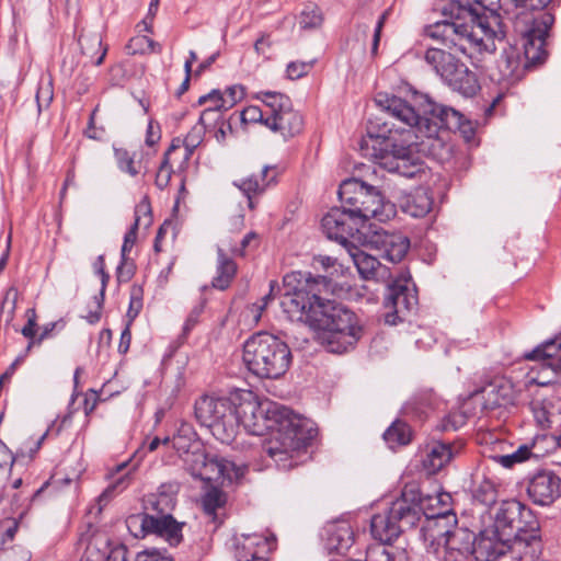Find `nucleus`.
<instances>
[{
  "instance_id": "4d7b16f0",
  "label": "nucleus",
  "mask_w": 561,
  "mask_h": 561,
  "mask_svg": "<svg viewBox=\"0 0 561 561\" xmlns=\"http://www.w3.org/2000/svg\"><path fill=\"white\" fill-rule=\"evenodd\" d=\"M94 272L101 278V290L100 296L104 298L105 289L110 280V275L105 272V260L104 255H99L93 263Z\"/></svg>"
},
{
  "instance_id": "a211bd4d",
  "label": "nucleus",
  "mask_w": 561,
  "mask_h": 561,
  "mask_svg": "<svg viewBox=\"0 0 561 561\" xmlns=\"http://www.w3.org/2000/svg\"><path fill=\"white\" fill-rule=\"evenodd\" d=\"M362 226V222L355 220V217L344 207L331 208L321 220V227L325 236L343 244L354 232H358Z\"/></svg>"
},
{
  "instance_id": "49530a36",
  "label": "nucleus",
  "mask_w": 561,
  "mask_h": 561,
  "mask_svg": "<svg viewBox=\"0 0 561 561\" xmlns=\"http://www.w3.org/2000/svg\"><path fill=\"white\" fill-rule=\"evenodd\" d=\"M144 290L139 285L134 284L130 287V300L127 310L129 321H134L142 309Z\"/></svg>"
},
{
  "instance_id": "e433bc0d",
  "label": "nucleus",
  "mask_w": 561,
  "mask_h": 561,
  "mask_svg": "<svg viewBox=\"0 0 561 561\" xmlns=\"http://www.w3.org/2000/svg\"><path fill=\"white\" fill-rule=\"evenodd\" d=\"M268 96H275L273 91H261L256 93L255 98L263 103V107L250 105L241 112V121L243 123H262L267 127V103L271 101Z\"/></svg>"
},
{
  "instance_id": "6e6552de",
  "label": "nucleus",
  "mask_w": 561,
  "mask_h": 561,
  "mask_svg": "<svg viewBox=\"0 0 561 561\" xmlns=\"http://www.w3.org/2000/svg\"><path fill=\"white\" fill-rule=\"evenodd\" d=\"M339 198L342 207L347 209L362 225L369 219L385 222L396 215L394 205L386 201L377 187L355 178L341 183Z\"/></svg>"
},
{
  "instance_id": "ddd939ff",
  "label": "nucleus",
  "mask_w": 561,
  "mask_h": 561,
  "mask_svg": "<svg viewBox=\"0 0 561 561\" xmlns=\"http://www.w3.org/2000/svg\"><path fill=\"white\" fill-rule=\"evenodd\" d=\"M530 520H536L530 508L518 501L503 502L494 519V535L497 541H510L516 533L530 528Z\"/></svg>"
},
{
  "instance_id": "680f3d73",
  "label": "nucleus",
  "mask_w": 561,
  "mask_h": 561,
  "mask_svg": "<svg viewBox=\"0 0 561 561\" xmlns=\"http://www.w3.org/2000/svg\"><path fill=\"white\" fill-rule=\"evenodd\" d=\"M135 266L133 262H129L127 257H122V261L117 267V278L119 282H127L134 275Z\"/></svg>"
},
{
  "instance_id": "09e8293b",
  "label": "nucleus",
  "mask_w": 561,
  "mask_h": 561,
  "mask_svg": "<svg viewBox=\"0 0 561 561\" xmlns=\"http://www.w3.org/2000/svg\"><path fill=\"white\" fill-rule=\"evenodd\" d=\"M174 162L175 161H172L168 158H163V160L159 167V170L156 174V181H154L157 187H159L160 190H163L169 185L171 175L173 172L172 167H173Z\"/></svg>"
},
{
  "instance_id": "f704fd0d",
  "label": "nucleus",
  "mask_w": 561,
  "mask_h": 561,
  "mask_svg": "<svg viewBox=\"0 0 561 561\" xmlns=\"http://www.w3.org/2000/svg\"><path fill=\"white\" fill-rule=\"evenodd\" d=\"M208 455L209 454H207L198 443L192 444L188 449L181 455L185 470L193 478L199 479V472L204 470Z\"/></svg>"
},
{
  "instance_id": "a878e982",
  "label": "nucleus",
  "mask_w": 561,
  "mask_h": 561,
  "mask_svg": "<svg viewBox=\"0 0 561 561\" xmlns=\"http://www.w3.org/2000/svg\"><path fill=\"white\" fill-rule=\"evenodd\" d=\"M354 543V531L347 522H334L327 528L325 546L330 552L345 553Z\"/></svg>"
},
{
  "instance_id": "864d4df0",
  "label": "nucleus",
  "mask_w": 561,
  "mask_h": 561,
  "mask_svg": "<svg viewBox=\"0 0 561 561\" xmlns=\"http://www.w3.org/2000/svg\"><path fill=\"white\" fill-rule=\"evenodd\" d=\"M79 473L73 471L71 474L64 472L62 468H58L50 478V485L56 489H61L72 482H77Z\"/></svg>"
},
{
  "instance_id": "de8ad7c7",
  "label": "nucleus",
  "mask_w": 561,
  "mask_h": 561,
  "mask_svg": "<svg viewBox=\"0 0 561 561\" xmlns=\"http://www.w3.org/2000/svg\"><path fill=\"white\" fill-rule=\"evenodd\" d=\"M18 527L19 523L14 518H5L0 522V549L13 540Z\"/></svg>"
},
{
  "instance_id": "603ef678",
  "label": "nucleus",
  "mask_w": 561,
  "mask_h": 561,
  "mask_svg": "<svg viewBox=\"0 0 561 561\" xmlns=\"http://www.w3.org/2000/svg\"><path fill=\"white\" fill-rule=\"evenodd\" d=\"M127 466H128L127 462H123L116 467L117 477L116 476L114 477L113 482L108 485V488L106 490L107 492L115 491V490L123 491L129 484V481H130L129 472H123L126 470Z\"/></svg>"
},
{
  "instance_id": "423d86ee",
  "label": "nucleus",
  "mask_w": 561,
  "mask_h": 561,
  "mask_svg": "<svg viewBox=\"0 0 561 561\" xmlns=\"http://www.w3.org/2000/svg\"><path fill=\"white\" fill-rule=\"evenodd\" d=\"M359 146L365 157L374 159L390 172L412 178L420 171L419 163L412 160L411 145L397 144L390 124L382 117L368 122L367 137L362 139Z\"/></svg>"
},
{
  "instance_id": "c85d7f7f",
  "label": "nucleus",
  "mask_w": 561,
  "mask_h": 561,
  "mask_svg": "<svg viewBox=\"0 0 561 561\" xmlns=\"http://www.w3.org/2000/svg\"><path fill=\"white\" fill-rule=\"evenodd\" d=\"M445 82L466 96H472L480 89L477 76L465 64H460Z\"/></svg>"
},
{
  "instance_id": "f257e3e1",
  "label": "nucleus",
  "mask_w": 561,
  "mask_h": 561,
  "mask_svg": "<svg viewBox=\"0 0 561 561\" xmlns=\"http://www.w3.org/2000/svg\"><path fill=\"white\" fill-rule=\"evenodd\" d=\"M283 284L285 293L279 304L290 321L307 323L330 353L342 354L355 346L363 335L356 313L341 302L321 297L330 290L331 279L295 271L284 276Z\"/></svg>"
},
{
  "instance_id": "3c124183",
  "label": "nucleus",
  "mask_w": 561,
  "mask_h": 561,
  "mask_svg": "<svg viewBox=\"0 0 561 561\" xmlns=\"http://www.w3.org/2000/svg\"><path fill=\"white\" fill-rule=\"evenodd\" d=\"M313 67V61H291L287 65V77L297 80L306 76Z\"/></svg>"
},
{
  "instance_id": "b1692460",
  "label": "nucleus",
  "mask_w": 561,
  "mask_h": 561,
  "mask_svg": "<svg viewBox=\"0 0 561 561\" xmlns=\"http://www.w3.org/2000/svg\"><path fill=\"white\" fill-rule=\"evenodd\" d=\"M180 486L175 482L162 483L156 493L144 499L145 513L172 514L176 505V494Z\"/></svg>"
},
{
  "instance_id": "ea45409f",
  "label": "nucleus",
  "mask_w": 561,
  "mask_h": 561,
  "mask_svg": "<svg viewBox=\"0 0 561 561\" xmlns=\"http://www.w3.org/2000/svg\"><path fill=\"white\" fill-rule=\"evenodd\" d=\"M383 438L391 448L396 445H407L411 442V428L402 421H394L383 433Z\"/></svg>"
},
{
  "instance_id": "c756f323",
  "label": "nucleus",
  "mask_w": 561,
  "mask_h": 561,
  "mask_svg": "<svg viewBox=\"0 0 561 561\" xmlns=\"http://www.w3.org/2000/svg\"><path fill=\"white\" fill-rule=\"evenodd\" d=\"M348 254L362 278L375 279L383 275L385 267L375 256L357 248L350 250Z\"/></svg>"
},
{
  "instance_id": "5fc2aeb1",
  "label": "nucleus",
  "mask_w": 561,
  "mask_h": 561,
  "mask_svg": "<svg viewBox=\"0 0 561 561\" xmlns=\"http://www.w3.org/2000/svg\"><path fill=\"white\" fill-rule=\"evenodd\" d=\"M275 289L279 290V286L277 284V282L275 280H272L270 283V293L267 295H265L263 298H262V302L261 304H254L251 308V311L254 316V319L257 321L261 316H262V312L263 310L266 308V306L268 305V302L275 298Z\"/></svg>"
},
{
  "instance_id": "37998d69",
  "label": "nucleus",
  "mask_w": 561,
  "mask_h": 561,
  "mask_svg": "<svg viewBox=\"0 0 561 561\" xmlns=\"http://www.w3.org/2000/svg\"><path fill=\"white\" fill-rule=\"evenodd\" d=\"M201 134H202V128L194 127L186 135L185 139L183 140L184 150L179 157L181 159L180 168H182V165L188 161L194 149L201 144V141H202Z\"/></svg>"
},
{
  "instance_id": "a19ab883",
  "label": "nucleus",
  "mask_w": 561,
  "mask_h": 561,
  "mask_svg": "<svg viewBox=\"0 0 561 561\" xmlns=\"http://www.w3.org/2000/svg\"><path fill=\"white\" fill-rule=\"evenodd\" d=\"M204 512L216 520V512L221 508L226 503V495L217 488H213L203 496Z\"/></svg>"
},
{
  "instance_id": "7c9ffc66",
  "label": "nucleus",
  "mask_w": 561,
  "mask_h": 561,
  "mask_svg": "<svg viewBox=\"0 0 561 561\" xmlns=\"http://www.w3.org/2000/svg\"><path fill=\"white\" fill-rule=\"evenodd\" d=\"M529 360H548L550 367L561 368V333L546 341L529 353L525 354Z\"/></svg>"
},
{
  "instance_id": "58836bf2",
  "label": "nucleus",
  "mask_w": 561,
  "mask_h": 561,
  "mask_svg": "<svg viewBox=\"0 0 561 561\" xmlns=\"http://www.w3.org/2000/svg\"><path fill=\"white\" fill-rule=\"evenodd\" d=\"M472 494L476 501L490 506L496 502L497 490L495 483L489 478L477 477L472 489Z\"/></svg>"
},
{
  "instance_id": "473e14b6",
  "label": "nucleus",
  "mask_w": 561,
  "mask_h": 561,
  "mask_svg": "<svg viewBox=\"0 0 561 561\" xmlns=\"http://www.w3.org/2000/svg\"><path fill=\"white\" fill-rule=\"evenodd\" d=\"M451 458V446L446 443L435 442L427 447L423 465L428 472L435 473L448 463Z\"/></svg>"
},
{
  "instance_id": "4c0bfd02",
  "label": "nucleus",
  "mask_w": 561,
  "mask_h": 561,
  "mask_svg": "<svg viewBox=\"0 0 561 561\" xmlns=\"http://www.w3.org/2000/svg\"><path fill=\"white\" fill-rule=\"evenodd\" d=\"M80 545L84 546L87 557L93 561H102L107 554V539L102 534L83 535Z\"/></svg>"
},
{
  "instance_id": "bf43d9fd",
  "label": "nucleus",
  "mask_w": 561,
  "mask_h": 561,
  "mask_svg": "<svg viewBox=\"0 0 561 561\" xmlns=\"http://www.w3.org/2000/svg\"><path fill=\"white\" fill-rule=\"evenodd\" d=\"M15 459L16 458L12 451L2 442H0V471L10 472Z\"/></svg>"
},
{
  "instance_id": "9d476101",
  "label": "nucleus",
  "mask_w": 561,
  "mask_h": 561,
  "mask_svg": "<svg viewBox=\"0 0 561 561\" xmlns=\"http://www.w3.org/2000/svg\"><path fill=\"white\" fill-rule=\"evenodd\" d=\"M237 405L231 398L203 396L195 402V417L217 440L230 444L238 434Z\"/></svg>"
},
{
  "instance_id": "c9c22d12",
  "label": "nucleus",
  "mask_w": 561,
  "mask_h": 561,
  "mask_svg": "<svg viewBox=\"0 0 561 561\" xmlns=\"http://www.w3.org/2000/svg\"><path fill=\"white\" fill-rule=\"evenodd\" d=\"M506 556V541L494 542L490 538H483L474 542L473 557L477 561H496Z\"/></svg>"
},
{
  "instance_id": "79ce46f5",
  "label": "nucleus",
  "mask_w": 561,
  "mask_h": 561,
  "mask_svg": "<svg viewBox=\"0 0 561 561\" xmlns=\"http://www.w3.org/2000/svg\"><path fill=\"white\" fill-rule=\"evenodd\" d=\"M323 16L317 5H308L299 15L298 23L302 30H314L322 25Z\"/></svg>"
},
{
  "instance_id": "69168bd1",
  "label": "nucleus",
  "mask_w": 561,
  "mask_h": 561,
  "mask_svg": "<svg viewBox=\"0 0 561 561\" xmlns=\"http://www.w3.org/2000/svg\"><path fill=\"white\" fill-rule=\"evenodd\" d=\"M137 230L138 228L135 226H131L130 229L126 232L124 237V242L122 245V257H126L127 253L130 252L131 248L134 247L136 240H137Z\"/></svg>"
},
{
  "instance_id": "f03ea898",
  "label": "nucleus",
  "mask_w": 561,
  "mask_h": 561,
  "mask_svg": "<svg viewBox=\"0 0 561 561\" xmlns=\"http://www.w3.org/2000/svg\"><path fill=\"white\" fill-rule=\"evenodd\" d=\"M453 21H438L425 27L426 36L445 48H428L424 59L445 81L461 64L455 54L473 58L476 54L494 53L504 32L500 16L472 0H453Z\"/></svg>"
},
{
  "instance_id": "7ed1b4c3",
  "label": "nucleus",
  "mask_w": 561,
  "mask_h": 561,
  "mask_svg": "<svg viewBox=\"0 0 561 561\" xmlns=\"http://www.w3.org/2000/svg\"><path fill=\"white\" fill-rule=\"evenodd\" d=\"M236 398L238 430L242 425L257 436L272 431L263 450L279 469L290 470L309 458L308 447L317 436L313 427L290 420L285 407L267 399L260 401L250 391Z\"/></svg>"
},
{
  "instance_id": "aec40b11",
  "label": "nucleus",
  "mask_w": 561,
  "mask_h": 561,
  "mask_svg": "<svg viewBox=\"0 0 561 561\" xmlns=\"http://www.w3.org/2000/svg\"><path fill=\"white\" fill-rule=\"evenodd\" d=\"M476 535L467 528L458 527L445 538L438 561H472Z\"/></svg>"
},
{
  "instance_id": "a18cd8bd",
  "label": "nucleus",
  "mask_w": 561,
  "mask_h": 561,
  "mask_svg": "<svg viewBox=\"0 0 561 561\" xmlns=\"http://www.w3.org/2000/svg\"><path fill=\"white\" fill-rule=\"evenodd\" d=\"M152 224L151 206L147 197H144L135 207V221L133 226L148 228Z\"/></svg>"
},
{
  "instance_id": "8fccbe9b",
  "label": "nucleus",
  "mask_w": 561,
  "mask_h": 561,
  "mask_svg": "<svg viewBox=\"0 0 561 561\" xmlns=\"http://www.w3.org/2000/svg\"><path fill=\"white\" fill-rule=\"evenodd\" d=\"M27 322L23 327L21 333L24 337L30 339L27 348H31L34 344H36V331H37V316L35 309H27L26 312Z\"/></svg>"
},
{
  "instance_id": "412c9836",
  "label": "nucleus",
  "mask_w": 561,
  "mask_h": 561,
  "mask_svg": "<svg viewBox=\"0 0 561 561\" xmlns=\"http://www.w3.org/2000/svg\"><path fill=\"white\" fill-rule=\"evenodd\" d=\"M368 243L380 252L382 259L391 263L400 262L410 249L408 237L383 229L375 230L369 237Z\"/></svg>"
},
{
  "instance_id": "1a4fd4ad",
  "label": "nucleus",
  "mask_w": 561,
  "mask_h": 561,
  "mask_svg": "<svg viewBox=\"0 0 561 561\" xmlns=\"http://www.w3.org/2000/svg\"><path fill=\"white\" fill-rule=\"evenodd\" d=\"M415 500L414 490L407 486L388 511L373 516L370 531L373 537L380 541L379 545L391 543L401 533L417 524L424 504L419 505Z\"/></svg>"
},
{
  "instance_id": "4468645a",
  "label": "nucleus",
  "mask_w": 561,
  "mask_h": 561,
  "mask_svg": "<svg viewBox=\"0 0 561 561\" xmlns=\"http://www.w3.org/2000/svg\"><path fill=\"white\" fill-rule=\"evenodd\" d=\"M426 516L422 526V537L427 556L439 558L442 547L446 537H449L457 528V516L450 510H443L433 513H423Z\"/></svg>"
},
{
  "instance_id": "cd10ccee",
  "label": "nucleus",
  "mask_w": 561,
  "mask_h": 561,
  "mask_svg": "<svg viewBox=\"0 0 561 561\" xmlns=\"http://www.w3.org/2000/svg\"><path fill=\"white\" fill-rule=\"evenodd\" d=\"M433 207V197L425 187H417L401 198L402 210L412 217H424Z\"/></svg>"
},
{
  "instance_id": "052dcab7",
  "label": "nucleus",
  "mask_w": 561,
  "mask_h": 561,
  "mask_svg": "<svg viewBox=\"0 0 561 561\" xmlns=\"http://www.w3.org/2000/svg\"><path fill=\"white\" fill-rule=\"evenodd\" d=\"M203 312V306L195 307L188 314L184 325L183 333L181 335L182 339H186L187 334L198 323V319Z\"/></svg>"
},
{
  "instance_id": "72a5a7b5",
  "label": "nucleus",
  "mask_w": 561,
  "mask_h": 561,
  "mask_svg": "<svg viewBox=\"0 0 561 561\" xmlns=\"http://www.w3.org/2000/svg\"><path fill=\"white\" fill-rule=\"evenodd\" d=\"M237 273V264L225 253L222 249H218L217 276L214 277L211 286L214 288L225 290L230 286Z\"/></svg>"
},
{
  "instance_id": "f8f14e48",
  "label": "nucleus",
  "mask_w": 561,
  "mask_h": 561,
  "mask_svg": "<svg viewBox=\"0 0 561 561\" xmlns=\"http://www.w3.org/2000/svg\"><path fill=\"white\" fill-rule=\"evenodd\" d=\"M268 100L271 101L267 103V128L279 133L284 139L299 135L304 129V118L294 110L290 99L275 92V96H268Z\"/></svg>"
},
{
  "instance_id": "6ab92c4d",
  "label": "nucleus",
  "mask_w": 561,
  "mask_h": 561,
  "mask_svg": "<svg viewBox=\"0 0 561 561\" xmlns=\"http://www.w3.org/2000/svg\"><path fill=\"white\" fill-rule=\"evenodd\" d=\"M245 470L247 467L243 465L238 466L226 458L208 455L206 466L199 472V479L226 486L238 482L244 476Z\"/></svg>"
},
{
  "instance_id": "e2e57ef3",
  "label": "nucleus",
  "mask_w": 561,
  "mask_h": 561,
  "mask_svg": "<svg viewBox=\"0 0 561 561\" xmlns=\"http://www.w3.org/2000/svg\"><path fill=\"white\" fill-rule=\"evenodd\" d=\"M160 138L161 130L159 124L150 121L146 131V145L152 147L159 142Z\"/></svg>"
},
{
  "instance_id": "9b49d317",
  "label": "nucleus",
  "mask_w": 561,
  "mask_h": 561,
  "mask_svg": "<svg viewBox=\"0 0 561 561\" xmlns=\"http://www.w3.org/2000/svg\"><path fill=\"white\" fill-rule=\"evenodd\" d=\"M126 526L135 538L156 535L171 546H178L183 539L184 523H179L172 514H131L126 518Z\"/></svg>"
},
{
  "instance_id": "4be33fe9",
  "label": "nucleus",
  "mask_w": 561,
  "mask_h": 561,
  "mask_svg": "<svg viewBox=\"0 0 561 561\" xmlns=\"http://www.w3.org/2000/svg\"><path fill=\"white\" fill-rule=\"evenodd\" d=\"M244 95L243 88L241 85H232L226 89L225 93L221 94L218 90H213L206 95H202L198 99V104L203 105L207 101H213L215 105L213 107L205 108L198 119V123L206 127L210 121L217 119L219 113L231 108L237 102L241 101Z\"/></svg>"
},
{
  "instance_id": "2eb2a0df",
  "label": "nucleus",
  "mask_w": 561,
  "mask_h": 561,
  "mask_svg": "<svg viewBox=\"0 0 561 561\" xmlns=\"http://www.w3.org/2000/svg\"><path fill=\"white\" fill-rule=\"evenodd\" d=\"M383 305L393 309L387 313L385 320L389 324H396V320L411 311L417 305V296L414 288L409 287V279L399 277L387 287Z\"/></svg>"
},
{
  "instance_id": "dca6fc26",
  "label": "nucleus",
  "mask_w": 561,
  "mask_h": 561,
  "mask_svg": "<svg viewBox=\"0 0 561 561\" xmlns=\"http://www.w3.org/2000/svg\"><path fill=\"white\" fill-rule=\"evenodd\" d=\"M541 551L539 524L530 520V528L516 533L510 541H506V554L512 561H536Z\"/></svg>"
},
{
  "instance_id": "0e129e2a",
  "label": "nucleus",
  "mask_w": 561,
  "mask_h": 561,
  "mask_svg": "<svg viewBox=\"0 0 561 561\" xmlns=\"http://www.w3.org/2000/svg\"><path fill=\"white\" fill-rule=\"evenodd\" d=\"M416 494V500H415V503H417L419 505L420 504H424V507L422 508V513L425 512V510L430 508L433 506L432 502L435 501L437 503H442V504H445V501L446 500H449V495L448 494H439L435 497H432V496H427L426 499H422L417 492V490H415L414 488H412Z\"/></svg>"
},
{
  "instance_id": "6e6d98bb",
  "label": "nucleus",
  "mask_w": 561,
  "mask_h": 561,
  "mask_svg": "<svg viewBox=\"0 0 561 561\" xmlns=\"http://www.w3.org/2000/svg\"><path fill=\"white\" fill-rule=\"evenodd\" d=\"M115 156L122 171L127 172L131 176L138 174V170L134 165V160L126 150L117 149Z\"/></svg>"
},
{
  "instance_id": "0eeeda50",
  "label": "nucleus",
  "mask_w": 561,
  "mask_h": 561,
  "mask_svg": "<svg viewBox=\"0 0 561 561\" xmlns=\"http://www.w3.org/2000/svg\"><path fill=\"white\" fill-rule=\"evenodd\" d=\"M243 360L248 369L255 376L277 379L288 370L291 352L279 337L261 332L245 341Z\"/></svg>"
},
{
  "instance_id": "20e7f679",
  "label": "nucleus",
  "mask_w": 561,
  "mask_h": 561,
  "mask_svg": "<svg viewBox=\"0 0 561 561\" xmlns=\"http://www.w3.org/2000/svg\"><path fill=\"white\" fill-rule=\"evenodd\" d=\"M552 0H515L516 7L522 9L514 18L513 27L523 47L520 50L514 45L503 48L496 60L499 81L514 83L519 81L528 67L541 64L546 57L545 49L548 31L553 24V16L543 12Z\"/></svg>"
},
{
  "instance_id": "2f4dec72",
  "label": "nucleus",
  "mask_w": 561,
  "mask_h": 561,
  "mask_svg": "<svg viewBox=\"0 0 561 561\" xmlns=\"http://www.w3.org/2000/svg\"><path fill=\"white\" fill-rule=\"evenodd\" d=\"M78 42L81 47L82 55L87 56L93 65L100 66L103 62L107 53V47L103 46L100 33L82 32Z\"/></svg>"
},
{
  "instance_id": "bb28decb",
  "label": "nucleus",
  "mask_w": 561,
  "mask_h": 561,
  "mask_svg": "<svg viewBox=\"0 0 561 561\" xmlns=\"http://www.w3.org/2000/svg\"><path fill=\"white\" fill-rule=\"evenodd\" d=\"M478 393L483 394L484 407L489 409L507 404L513 399V389L511 383L502 378L494 379L480 391H474L472 396H477Z\"/></svg>"
},
{
  "instance_id": "39448f33",
  "label": "nucleus",
  "mask_w": 561,
  "mask_h": 561,
  "mask_svg": "<svg viewBox=\"0 0 561 561\" xmlns=\"http://www.w3.org/2000/svg\"><path fill=\"white\" fill-rule=\"evenodd\" d=\"M375 103L382 112L409 127L404 131L407 135L404 142L410 141L412 135L419 137L416 133L426 138H434L443 128L460 130L467 141L474 135L471 124L463 122L461 113L453 107L436 103L427 94L416 95L414 105H411L399 96L378 93Z\"/></svg>"
},
{
  "instance_id": "13d9d810",
  "label": "nucleus",
  "mask_w": 561,
  "mask_h": 561,
  "mask_svg": "<svg viewBox=\"0 0 561 561\" xmlns=\"http://www.w3.org/2000/svg\"><path fill=\"white\" fill-rule=\"evenodd\" d=\"M53 101V89L50 83H47L45 85H39L37 92H36V102L38 106V111L41 112L43 108H46L49 106V104Z\"/></svg>"
},
{
  "instance_id": "774afa93",
  "label": "nucleus",
  "mask_w": 561,
  "mask_h": 561,
  "mask_svg": "<svg viewBox=\"0 0 561 561\" xmlns=\"http://www.w3.org/2000/svg\"><path fill=\"white\" fill-rule=\"evenodd\" d=\"M254 48L259 55H263L264 57L268 58L272 48V42L270 41V37L262 35L256 39Z\"/></svg>"
},
{
  "instance_id": "c03bdc74",
  "label": "nucleus",
  "mask_w": 561,
  "mask_h": 561,
  "mask_svg": "<svg viewBox=\"0 0 561 561\" xmlns=\"http://www.w3.org/2000/svg\"><path fill=\"white\" fill-rule=\"evenodd\" d=\"M531 456V449L527 445L519 446L514 453L496 457L497 461L505 468H512L515 463L524 462Z\"/></svg>"
},
{
  "instance_id": "393cba45",
  "label": "nucleus",
  "mask_w": 561,
  "mask_h": 561,
  "mask_svg": "<svg viewBox=\"0 0 561 561\" xmlns=\"http://www.w3.org/2000/svg\"><path fill=\"white\" fill-rule=\"evenodd\" d=\"M276 170L274 167L265 165L260 175L252 174L248 178L240 179L233 182L249 199V207L254 208L252 198L256 195H261L264 191L275 181Z\"/></svg>"
},
{
  "instance_id": "5701e85b",
  "label": "nucleus",
  "mask_w": 561,
  "mask_h": 561,
  "mask_svg": "<svg viewBox=\"0 0 561 561\" xmlns=\"http://www.w3.org/2000/svg\"><path fill=\"white\" fill-rule=\"evenodd\" d=\"M273 542L261 535H242L236 545L237 561H266Z\"/></svg>"
},
{
  "instance_id": "338daca9",
  "label": "nucleus",
  "mask_w": 561,
  "mask_h": 561,
  "mask_svg": "<svg viewBox=\"0 0 561 561\" xmlns=\"http://www.w3.org/2000/svg\"><path fill=\"white\" fill-rule=\"evenodd\" d=\"M136 561H173L171 557L164 556L159 551H142L137 554Z\"/></svg>"
},
{
  "instance_id": "f3484780",
  "label": "nucleus",
  "mask_w": 561,
  "mask_h": 561,
  "mask_svg": "<svg viewBox=\"0 0 561 561\" xmlns=\"http://www.w3.org/2000/svg\"><path fill=\"white\" fill-rule=\"evenodd\" d=\"M527 493L534 504L551 505L561 496V478L551 470H540L530 478Z\"/></svg>"
}]
</instances>
